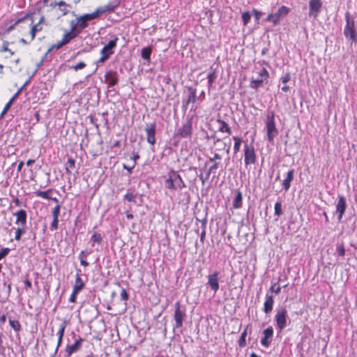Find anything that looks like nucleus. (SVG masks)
Here are the masks:
<instances>
[{"label": "nucleus", "instance_id": "69168bd1", "mask_svg": "<svg viewBox=\"0 0 357 357\" xmlns=\"http://www.w3.org/2000/svg\"><path fill=\"white\" fill-rule=\"evenodd\" d=\"M3 287L6 288V292L8 294H10V290H11V287H10V284H7V282L6 281L3 282Z\"/></svg>", "mask_w": 357, "mask_h": 357}, {"label": "nucleus", "instance_id": "bf43d9fd", "mask_svg": "<svg viewBox=\"0 0 357 357\" xmlns=\"http://www.w3.org/2000/svg\"><path fill=\"white\" fill-rule=\"evenodd\" d=\"M291 79L289 73L285 74L284 76L282 77L281 79L282 83L286 84Z\"/></svg>", "mask_w": 357, "mask_h": 357}, {"label": "nucleus", "instance_id": "aec40b11", "mask_svg": "<svg viewBox=\"0 0 357 357\" xmlns=\"http://www.w3.org/2000/svg\"><path fill=\"white\" fill-rule=\"evenodd\" d=\"M264 337L261 340V344L264 347H268L270 344L269 338L272 337L273 335V329L272 327H268L264 331Z\"/></svg>", "mask_w": 357, "mask_h": 357}, {"label": "nucleus", "instance_id": "c03bdc74", "mask_svg": "<svg viewBox=\"0 0 357 357\" xmlns=\"http://www.w3.org/2000/svg\"><path fill=\"white\" fill-rule=\"evenodd\" d=\"M8 45H9L8 42L4 41L2 44L1 49H0V52H8L10 55H13L14 52H13L10 49L8 48Z\"/></svg>", "mask_w": 357, "mask_h": 357}, {"label": "nucleus", "instance_id": "6e6552de", "mask_svg": "<svg viewBox=\"0 0 357 357\" xmlns=\"http://www.w3.org/2000/svg\"><path fill=\"white\" fill-rule=\"evenodd\" d=\"M287 311L284 307L277 310L275 314V321L277 327L280 331H282L287 326Z\"/></svg>", "mask_w": 357, "mask_h": 357}, {"label": "nucleus", "instance_id": "39448f33", "mask_svg": "<svg viewBox=\"0 0 357 357\" xmlns=\"http://www.w3.org/2000/svg\"><path fill=\"white\" fill-rule=\"evenodd\" d=\"M192 134V121L188 120L181 127L178 128L176 132L175 137L181 138H190Z\"/></svg>", "mask_w": 357, "mask_h": 357}, {"label": "nucleus", "instance_id": "37998d69", "mask_svg": "<svg viewBox=\"0 0 357 357\" xmlns=\"http://www.w3.org/2000/svg\"><path fill=\"white\" fill-rule=\"evenodd\" d=\"M214 144H222V147L221 149H225L227 153H229V151H230V142L228 144H227V143L222 142V140L220 139H217L214 142Z\"/></svg>", "mask_w": 357, "mask_h": 357}, {"label": "nucleus", "instance_id": "9b49d317", "mask_svg": "<svg viewBox=\"0 0 357 357\" xmlns=\"http://www.w3.org/2000/svg\"><path fill=\"white\" fill-rule=\"evenodd\" d=\"M322 3L321 0H310L309 2V16L317 18L321 11Z\"/></svg>", "mask_w": 357, "mask_h": 357}, {"label": "nucleus", "instance_id": "20e7f679", "mask_svg": "<svg viewBox=\"0 0 357 357\" xmlns=\"http://www.w3.org/2000/svg\"><path fill=\"white\" fill-rule=\"evenodd\" d=\"M289 12V8L285 6H282L275 13H270L265 21L272 22L274 25H277L279 24L280 19L287 15Z\"/></svg>", "mask_w": 357, "mask_h": 357}, {"label": "nucleus", "instance_id": "338daca9", "mask_svg": "<svg viewBox=\"0 0 357 357\" xmlns=\"http://www.w3.org/2000/svg\"><path fill=\"white\" fill-rule=\"evenodd\" d=\"M23 89H24V86H21L11 98H14V100H15L19 96V95L21 93Z\"/></svg>", "mask_w": 357, "mask_h": 357}, {"label": "nucleus", "instance_id": "79ce46f5", "mask_svg": "<svg viewBox=\"0 0 357 357\" xmlns=\"http://www.w3.org/2000/svg\"><path fill=\"white\" fill-rule=\"evenodd\" d=\"M274 210H275V215L278 217L280 216L283 213L282 209V203L280 202H277L275 204Z\"/></svg>", "mask_w": 357, "mask_h": 357}, {"label": "nucleus", "instance_id": "f03ea898", "mask_svg": "<svg viewBox=\"0 0 357 357\" xmlns=\"http://www.w3.org/2000/svg\"><path fill=\"white\" fill-rule=\"evenodd\" d=\"M345 20L347 24L344 28V35L346 38H349L351 44L357 43V32L355 28V22L353 20L350 19V14L347 12L345 14Z\"/></svg>", "mask_w": 357, "mask_h": 357}, {"label": "nucleus", "instance_id": "052dcab7", "mask_svg": "<svg viewBox=\"0 0 357 357\" xmlns=\"http://www.w3.org/2000/svg\"><path fill=\"white\" fill-rule=\"evenodd\" d=\"M14 101V98H10V100L6 104L4 109L6 111H8Z\"/></svg>", "mask_w": 357, "mask_h": 357}, {"label": "nucleus", "instance_id": "3c124183", "mask_svg": "<svg viewBox=\"0 0 357 357\" xmlns=\"http://www.w3.org/2000/svg\"><path fill=\"white\" fill-rule=\"evenodd\" d=\"M10 250L8 248H2L0 250V260L4 258L6 256L8 255Z\"/></svg>", "mask_w": 357, "mask_h": 357}, {"label": "nucleus", "instance_id": "4468645a", "mask_svg": "<svg viewBox=\"0 0 357 357\" xmlns=\"http://www.w3.org/2000/svg\"><path fill=\"white\" fill-rule=\"evenodd\" d=\"M16 217L15 224L20 227L26 225L27 213L25 210L20 209L13 214Z\"/></svg>", "mask_w": 357, "mask_h": 357}, {"label": "nucleus", "instance_id": "0eeeda50", "mask_svg": "<svg viewBox=\"0 0 357 357\" xmlns=\"http://www.w3.org/2000/svg\"><path fill=\"white\" fill-rule=\"evenodd\" d=\"M244 162L246 167L248 165L255 164L257 161V156L255 149L252 146H249L248 144L244 146Z\"/></svg>", "mask_w": 357, "mask_h": 357}, {"label": "nucleus", "instance_id": "f704fd0d", "mask_svg": "<svg viewBox=\"0 0 357 357\" xmlns=\"http://www.w3.org/2000/svg\"><path fill=\"white\" fill-rule=\"evenodd\" d=\"M247 330H248V326L244 329V331L241 333V337L238 340V345L241 348H243L246 344L245 337L247 336Z\"/></svg>", "mask_w": 357, "mask_h": 357}, {"label": "nucleus", "instance_id": "7ed1b4c3", "mask_svg": "<svg viewBox=\"0 0 357 357\" xmlns=\"http://www.w3.org/2000/svg\"><path fill=\"white\" fill-rule=\"evenodd\" d=\"M266 128L267 130L268 140L272 142L278 135V130L275 123V114L273 112H269L266 116Z\"/></svg>", "mask_w": 357, "mask_h": 357}, {"label": "nucleus", "instance_id": "f257e3e1", "mask_svg": "<svg viewBox=\"0 0 357 357\" xmlns=\"http://www.w3.org/2000/svg\"><path fill=\"white\" fill-rule=\"evenodd\" d=\"M120 1L121 0H114L104 6L97 8L92 13L85 14L82 16L87 22L91 21L103 13L112 12L120 4Z\"/></svg>", "mask_w": 357, "mask_h": 357}, {"label": "nucleus", "instance_id": "393cba45", "mask_svg": "<svg viewBox=\"0 0 357 357\" xmlns=\"http://www.w3.org/2000/svg\"><path fill=\"white\" fill-rule=\"evenodd\" d=\"M219 165H220V162H215V164H213L208 170L207 173H206V177L204 178L203 176V174H201L199 177V179L202 181V183L204 184L205 183V181L206 180L208 179L211 173H215V170L219 167Z\"/></svg>", "mask_w": 357, "mask_h": 357}, {"label": "nucleus", "instance_id": "c85d7f7f", "mask_svg": "<svg viewBox=\"0 0 357 357\" xmlns=\"http://www.w3.org/2000/svg\"><path fill=\"white\" fill-rule=\"evenodd\" d=\"M43 21H44V17L42 16L40 17V19L39 20L38 23L32 26L31 31H30L31 36V40H33L35 38L36 32H38L42 29V28L40 26H39V25Z\"/></svg>", "mask_w": 357, "mask_h": 357}, {"label": "nucleus", "instance_id": "cd10ccee", "mask_svg": "<svg viewBox=\"0 0 357 357\" xmlns=\"http://www.w3.org/2000/svg\"><path fill=\"white\" fill-rule=\"evenodd\" d=\"M69 5H68L65 1H60L58 2V10L60 12V14L59 15V17L61 16H64L68 14V7Z\"/></svg>", "mask_w": 357, "mask_h": 357}, {"label": "nucleus", "instance_id": "8fccbe9b", "mask_svg": "<svg viewBox=\"0 0 357 357\" xmlns=\"http://www.w3.org/2000/svg\"><path fill=\"white\" fill-rule=\"evenodd\" d=\"M252 13H253V14H254V15H255V21H256V22H257V23H259V20H260L261 17L262 16L263 13H262V12H261V11L257 10V9H255V8H254V9L252 10Z\"/></svg>", "mask_w": 357, "mask_h": 357}, {"label": "nucleus", "instance_id": "4be33fe9", "mask_svg": "<svg viewBox=\"0 0 357 357\" xmlns=\"http://www.w3.org/2000/svg\"><path fill=\"white\" fill-rule=\"evenodd\" d=\"M294 169H290L287 172L286 178L282 182V186H283L284 189L285 190V191L289 190V189L291 186V182L294 179Z\"/></svg>", "mask_w": 357, "mask_h": 357}, {"label": "nucleus", "instance_id": "e433bc0d", "mask_svg": "<svg viewBox=\"0 0 357 357\" xmlns=\"http://www.w3.org/2000/svg\"><path fill=\"white\" fill-rule=\"evenodd\" d=\"M26 233V227H20L16 229L15 239L16 241H20L21 239L22 236Z\"/></svg>", "mask_w": 357, "mask_h": 357}, {"label": "nucleus", "instance_id": "4c0bfd02", "mask_svg": "<svg viewBox=\"0 0 357 357\" xmlns=\"http://www.w3.org/2000/svg\"><path fill=\"white\" fill-rule=\"evenodd\" d=\"M207 78H208V87H211L212 86L213 83L214 82V81L215 80V79L217 78L215 70H211V71L208 73Z\"/></svg>", "mask_w": 357, "mask_h": 357}, {"label": "nucleus", "instance_id": "49530a36", "mask_svg": "<svg viewBox=\"0 0 357 357\" xmlns=\"http://www.w3.org/2000/svg\"><path fill=\"white\" fill-rule=\"evenodd\" d=\"M336 252L339 256L344 257L345 255V249L343 243L337 245Z\"/></svg>", "mask_w": 357, "mask_h": 357}, {"label": "nucleus", "instance_id": "a878e982", "mask_svg": "<svg viewBox=\"0 0 357 357\" xmlns=\"http://www.w3.org/2000/svg\"><path fill=\"white\" fill-rule=\"evenodd\" d=\"M217 123L220 124V126L218 128V130L222 132H227L228 134L231 133V130L229 125L224 121L223 120L218 119H217Z\"/></svg>", "mask_w": 357, "mask_h": 357}, {"label": "nucleus", "instance_id": "a19ab883", "mask_svg": "<svg viewBox=\"0 0 357 357\" xmlns=\"http://www.w3.org/2000/svg\"><path fill=\"white\" fill-rule=\"evenodd\" d=\"M243 23L244 26H246L250 21L251 15L248 11L243 12L241 15Z\"/></svg>", "mask_w": 357, "mask_h": 357}, {"label": "nucleus", "instance_id": "dca6fc26", "mask_svg": "<svg viewBox=\"0 0 357 357\" xmlns=\"http://www.w3.org/2000/svg\"><path fill=\"white\" fill-rule=\"evenodd\" d=\"M83 341L84 340L82 337H79L73 344L68 345L66 349L67 356L70 357L73 353L79 350Z\"/></svg>", "mask_w": 357, "mask_h": 357}, {"label": "nucleus", "instance_id": "c9c22d12", "mask_svg": "<svg viewBox=\"0 0 357 357\" xmlns=\"http://www.w3.org/2000/svg\"><path fill=\"white\" fill-rule=\"evenodd\" d=\"M9 324L16 332H19L21 330V325L17 320H14L11 318H9Z\"/></svg>", "mask_w": 357, "mask_h": 357}, {"label": "nucleus", "instance_id": "6ab92c4d", "mask_svg": "<svg viewBox=\"0 0 357 357\" xmlns=\"http://www.w3.org/2000/svg\"><path fill=\"white\" fill-rule=\"evenodd\" d=\"M66 323L65 322H63L61 325H60V328H59V331L57 332V335H58V342H57V346L56 347V349L54 351V353L52 355L51 357H55L57 351H58V349L59 348V347L61 346V342H62V339H63V334H64V331H65V329H66Z\"/></svg>", "mask_w": 357, "mask_h": 357}, {"label": "nucleus", "instance_id": "13d9d810", "mask_svg": "<svg viewBox=\"0 0 357 357\" xmlns=\"http://www.w3.org/2000/svg\"><path fill=\"white\" fill-rule=\"evenodd\" d=\"M121 298L123 301H127L128 299V294H127L126 289H123L121 291Z\"/></svg>", "mask_w": 357, "mask_h": 357}, {"label": "nucleus", "instance_id": "5fc2aeb1", "mask_svg": "<svg viewBox=\"0 0 357 357\" xmlns=\"http://www.w3.org/2000/svg\"><path fill=\"white\" fill-rule=\"evenodd\" d=\"M222 157L220 154L215 153L213 157L209 158V162H213L215 164L217 160H221Z\"/></svg>", "mask_w": 357, "mask_h": 357}, {"label": "nucleus", "instance_id": "9d476101", "mask_svg": "<svg viewBox=\"0 0 357 357\" xmlns=\"http://www.w3.org/2000/svg\"><path fill=\"white\" fill-rule=\"evenodd\" d=\"M257 77L254 78L250 83V86L253 89H257L261 86L264 82V80L266 79L268 77V73L266 68H262L259 72L257 73Z\"/></svg>", "mask_w": 357, "mask_h": 357}, {"label": "nucleus", "instance_id": "473e14b6", "mask_svg": "<svg viewBox=\"0 0 357 357\" xmlns=\"http://www.w3.org/2000/svg\"><path fill=\"white\" fill-rule=\"evenodd\" d=\"M65 165H66L65 169H66V173L70 174L71 173L70 170L75 169V161L72 158H70L68 159Z\"/></svg>", "mask_w": 357, "mask_h": 357}, {"label": "nucleus", "instance_id": "7c9ffc66", "mask_svg": "<svg viewBox=\"0 0 357 357\" xmlns=\"http://www.w3.org/2000/svg\"><path fill=\"white\" fill-rule=\"evenodd\" d=\"M189 95L188 98L187 100V103H195L197 100V95H196V89L189 87L188 88Z\"/></svg>", "mask_w": 357, "mask_h": 357}, {"label": "nucleus", "instance_id": "6e6d98bb", "mask_svg": "<svg viewBox=\"0 0 357 357\" xmlns=\"http://www.w3.org/2000/svg\"><path fill=\"white\" fill-rule=\"evenodd\" d=\"M79 293V291H75V290L73 289V292L69 298V301L71 303H75L77 299V295Z\"/></svg>", "mask_w": 357, "mask_h": 357}, {"label": "nucleus", "instance_id": "0e129e2a", "mask_svg": "<svg viewBox=\"0 0 357 357\" xmlns=\"http://www.w3.org/2000/svg\"><path fill=\"white\" fill-rule=\"evenodd\" d=\"M109 58L108 54L107 55L105 52L104 54H101V57L98 61V63H103Z\"/></svg>", "mask_w": 357, "mask_h": 357}, {"label": "nucleus", "instance_id": "a211bd4d", "mask_svg": "<svg viewBox=\"0 0 357 357\" xmlns=\"http://www.w3.org/2000/svg\"><path fill=\"white\" fill-rule=\"evenodd\" d=\"M118 40V38L116 37L114 39L109 40V42L102 49L100 54H104L105 52L107 55L108 54V56L109 57V56L114 53L112 50L116 47Z\"/></svg>", "mask_w": 357, "mask_h": 357}, {"label": "nucleus", "instance_id": "a18cd8bd", "mask_svg": "<svg viewBox=\"0 0 357 357\" xmlns=\"http://www.w3.org/2000/svg\"><path fill=\"white\" fill-rule=\"evenodd\" d=\"M91 241L100 244L102 241V237L100 234L95 232L91 236Z\"/></svg>", "mask_w": 357, "mask_h": 357}, {"label": "nucleus", "instance_id": "72a5a7b5", "mask_svg": "<svg viewBox=\"0 0 357 357\" xmlns=\"http://www.w3.org/2000/svg\"><path fill=\"white\" fill-rule=\"evenodd\" d=\"M165 185L169 190H176V183L173 179L172 174L165 181Z\"/></svg>", "mask_w": 357, "mask_h": 357}, {"label": "nucleus", "instance_id": "bb28decb", "mask_svg": "<svg viewBox=\"0 0 357 357\" xmlns=\"http://www.w3.org/2000/svg\"><path fill=\"white\" fill-rule=\"evenodd\" d=\"M77 36L76 35V33L72 30V29L70 28V31L66 32L63 36V38L61 40V41H63V44H68V43H70V41L73 39H74L75 38H76Z\"/></svg>", "mask_w": 357, "mask_h": 357}, {"label": "nucleus", "instance_id": "de8ad7c7", "mask_svg": "<svg viewBox=\"0 0 357 357\" xmlns=\"http://www.w3.org/2000/svg\"><path fill=\"white\" fill-rule=\"evenodd\" d=\"M136 197H137V195H134L130 192H128L124 195L125 199H126L128 202H134V203L136 202V200H135Z\"/></svg>", "mask_w": 357, "mask_h": 357}, {"label": "nucleus", "instance_id": "412c9836", "mask_svg": "<svg viewBox=\"0 0 357 357\" xmlns=\"http://www.w3.org/2000/svg\"><path fill=\"white\" fill-rule=\"evenodd\" d=\"M274 300L273 297L271 295L266 294V301L264 303V311L265 313L268 314L270 313L273 307Z\"/></svg>", "mask_w": 357, "mask_h": 357}, {"label": "nucleus", "instance_id": "603ef678", "mask_svg": "<svg viewBox=\"0 0 357 357\" xmlns=\"http://www.w3.org/2000/svg\"><path fill=\"white\" fill-rule=\"evenodd\" d=\"M60 205L57 204L52 210V216L53 218H59V215L60 213Z\"/></svg>", "mask_w": 357, "mask_h": 357}, {"label": "nucleus", "instance_id": "423d86ee", "mask_svg": "<svg viewBox=\"0 0 357 357\" xmlns=\"http://www.w3.org/2000/svg\"><path fill=\"white\" fill-rule=\"evenodd\" d=\"M88 26V22L83 17L79 16L75 20L70 22V28L78 36L84 29Z\"/></svg>", "mask_w": 357, "mask_h": 357}, {"label": "nucleus", "instance_id": "e2e57ef3", "mask_svg": "<svg viewBox=\"0 0 357 357\" xmlns=\"http://www.w3.org/2000/svg\"><path fill=\"white\" fill-rule=\"evenodd\" d=\"M89 252H86V251H82L79 255V260H81V259H86L87 257V256L89 255Z\"/></svg>", "mask_w": 357, "mask_h": 357}, {"label": "nucleus", "instance_id": "5701e85b", "mask_svg": "<svg viewBox=\"0 0 357 357\" xmlns=\"http://www.w3.org/2000/svg\"><path fill=\"white\" fill-rule=\"evenodd\" d=\"M173 179L176 183V189H183L185 188V184L181 176L176 172H172Z\"/></svg>", "mask_w": 357, "mask_h": 357}, {"label": "nucleus", "instance_id": "774afa93", "mask_svg": "<svg viewBox=\"0 0 357 357\" xmlns=\"http://www.w3.org/2000/svg\"><path fill=\"white\" fill-rule=\"evenodd\" d=\"M271 291L275 292L276 294H279L281 291V287H278L277 288H275L274 286H272L271 287Z\"/></svg>", "mask_w": 357, "mask_h": 357}, {"label": "nucleus", "instance_id": "ea45409f", "mask_svg": "<svg viewBox=\"0 0 357 357\" xmlns=\"http://www.w3.org/2000/svg\"><path fill=\"white\" fill-rule=\"evenodd\" d=\"M52 192V190L51 189H49L47 190V191H40V190H37L34 193L36 194V196L38 197H42L43 199H50V197H49L48 194Z\"/></svg>", "mask_w": 357, "mask_h": 357}, {"label": "nucleus", "instance_id": "f8f14e48", "mask_svg": "<svg viewBox=\"0 0 357 357\" xmlns=\"http://www.w3.org/2000/svg\"><path fill=\"white\" fill-rule=\"evenodd\" d=\"M145 131L146 133V139L147 142L153 145L155 143V131H156V126L155 123H150L146 125L145 128Z\"/></svg>", "mask_w": 357, "mask_h": 357}, {"label": "nucleus", "instance_id": "f3484780", "mask_svg": "<svg viewBox=\"0 0 357 357\" xmlns=\"http://www.w3.org/2000/svg\"><path fill=\"white\" fill-rule=\"evenodd\" d=\"M347 207L346 200L343 196H340L338 202L336 205V213H338V220L340 221L342 218V215L345 212Z\"/></svg>", "mask_w": 357, "mask_h": 357}, {"label": "nucleus", "instance_id": "864d4df0", "mask_svg": "<svg viewBox=\"0 0 357 357\" xmlns=\"http://www.w3.org/2000/svg\"><path fill=\"white\" fill-rule=\"evenodd\" d=\"M59 218H53V220L50 225L51 230H56L58 229Z\"/></svg>", "mask_w": 357, "mask_h": 357}, {"label": "nucleus", "instance_id": "4d7b16f0", "mask_svg": "<svg viewBox=\"0 0 357 357\" xmlns=\"http://www.w3.org/2000/svg\"><path fill=\"white\" fill-rule=\"evenodd\" d=\"M202 227H203V229H202V233L200 234V241L202 242H204V238H205V236H206V224H205V222L202 223Z\"/></svg>", "mask_w": 357, "mask_h": 357}, {"label": "nucleus", "instance_id": "2f4dec72", "mask_svg": "<svg viewBox=\"0 0 357 357\" xmlns=\"http://www.w3.org/2000/svg\"><path fill=\"white\" fill-rule=\"evenodd\" d=\"M151 54V48L150 47H144L142 50L141 56L146 60L149 61Z\"/></svg>", "mask_w": 357, "mask_h": 357}, {"label": "nucleus", "instance_id": "2eb2a0df", "mask_svg": "<svg viewBox=\"0 0 357 357\" xmlns=\"http://www.w3.org/2000/svg\"><path fill=\"white\" fill-rule=\"evenodd\" d=\"M105 79L108 84V87L115 86L119 81L117 73L113 70L107 71L105 75Z\"/></svg>", "mask_w": 357, "mask_h": 357}, {"label": "nucleus", "instance_id": "c756f323", "mask_svg": "<svg viewBox=\"0 0 357 357\" xmlns=\"http://www.w3.org/2000/svg\"><path fill=\"white\" fill-rule=\"evenodd\" d=\"M242 193L238 191L233 202V207L234 208H240L242 206Z\"/></svg>", "mask_w": 357, "mask_h": 357}, {"label": "nucleus", "instance_id": "b1692460", "mask_svg": "<svg viewBox=\"0 0 357 357\" xmlns=\"http://www.w3.org/2000/svg\"><path fill=\"white\" fill-rule=\"evenodd\" d=\"M77 271L78 272L76 274L75 283L73 286V290H75V291L79 292L81 290L83 289V288L84 287V282H83V280H82V278L80 277V275H79L80 270H78Z\"/></svg>", "mask_w": 357, "mask_h": 357}, {"label": "nucleus", "instance_id": "680f3d73", "mask_svg": "<svg viewBox=\"0 0 357 357\" xmlns=\"http://www.w3.org/2000/svg\"><path fill=\"white\" fill-rule=\"evenodd\" d=\"M63 45H65V44H63V41L59 40V41H58L56 44H54V45L52 46V48H55V49H56V50H59V49H60L61 47H63Z\"/></svg>", "mask_w": 357, "mask_h": 357}, {"label": "nucleus", "instance_id": "58836bf2", "mask_svg": "<svg viewBox=\"0 0 357 357\" xmlns=\"http://www.w3.org/2000/svg\"><path fill=\"white\" fill-rule=\"evenodd\" d=\"M233 139L235 141V143L234 145V153H236L240 150V146L242 143V139L240 137H236V136H234Z\"/></svg>", "mask_w": 357, "mask_h": 357}, {"label": "nucleus", "instance_id": "ddd939ff", "mask_svg": "<svg viewBox=\"0 0 357 357\" xmlns=\"http://www.w3.org/2000/svg\"><path fill=\"white\" fill-rule=\"evenodd\" d=\"M218 273L217 271L214 272L213 274H211L208 276V284L211 287V289L216 293L219 289V278Z\"/></svg>", "mask_w": 357, "mask_h": 357}, {"label": "nucleus", "instance_id": "09e8293b", "mask_svg": "<svg viewBox=\"0 0 357 357\" xmlns=\"http://www.w3.org/2000/svg\"><path fill=\"white\" fill-rule=\"evenodd\" d=\"M86 63L83 61H80L75 66H73L70 67L71 69H73L75 71H77L78 70L83 69L86 67Z\"/></svg>", "mask_w": 357, "mask_h": 357}, {"label": "nucleus", "instance_id": "1a4fd4ad", "mask_svg": "<svg viewBox=\"0 0 357 357\" xmlns=\"http://www.w3.org/2000/svg\"><path fill=\"white\" fill-rule=\"evenodd\" d=\"M186 317L185 309L181 308V305L179 302H176L175 303V310H174V320L176 322V327L181 328L183 326V321Z\"/></svg>", "mask_w": 357, "mask_h": 357}]
</instances>
